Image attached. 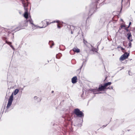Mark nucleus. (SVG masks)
<instances>
[{
    "label": "nucleus",
    "mask_w": 135,
    "mask_h": 135,
    "mask_svg": "<svg viewBox=\"0 0 135 135\" xmlns=\"http://www.w3.org/2000/svg\"><path fill=\"white\" fill-rule=\"evenodd\" d=\"M111 84V82H109L104 84L103 85H101L100 86H99L98 88L99 91H100L102 90H104L105 89H108L109 88H107V87L108 85H110Z\"/></svg>",
    "instance_id": "1"
},
{
    "label": "nucleus",
    "mask_w": 135,
    "mask_h": 135,
    "mask_svg": "<svg viewBox=\"0 0 135 135\" xmlns=\"http://www.w3.org/2000/svg\"><path fill=\"white\" fill-rule=\"evenodd\" d=\"M74 113L77 116L80 117H82L84 115L83 113L78 109H75Z\"/></svg>",
    "instance_id": "2"
},
{
    "label": "nucleus",
    "mask_w": 135,
    "mask_h": 135,
    "mask_svg": "<svg viewBox=\"0 0 135 135\" xmlns=\"http://www.w3.org/2000/svg\"><path fill=\"white\" fill-rule=\"evenodd\" d=\"M13 100V93H12L10 96L7 104V108H9L11 105Z\"/></svg>",
    "instance_id": "3"
},
{
    "label": "nucleus",
    "mask_w": 135,
    "mask_h": 135,
    "mask_svg": "<svg viewBox=\"0 0 135 135\" xmlns=\"http://www.w3.org/2000/svg\"><path fill=\"white\" fill-rule=\"evenodd\" d=\"M13 100V93H12L10 96L7 104V108H9L11 105Z\"/></svg>",
    "instance_id": "4"
},
{
    "label": "nucleus",
    "mask_w": 135,
    "mask_h": 135,
    "mask_svg": "<svg viewBox=\"0 0 135 135\" xmlns=\"http://www.w3.org/2000/svg\"><path fill=\"white\" fill-rule=\"evenodd\" d=\"M129 55V54L127 52L125 53L122 55L120 58L119 60L121 61H122L124 59L127 58Z\"/></svg>",
    "instance_id": "5"
},
{
    "label": "nucleus",
    "mask_w": 135,
    "mask_h": 135,
    "mask_svg": "<svg viewBox=\"0 0 135 135\" xmlns=\"http://www.w3.org/2000/svg\"><path fill=\"white\" fill-rule=\"evenodd\" d=\"M77 78L76 76H74L72 79V82L73 84L77 82Z\"/></svg>",
    "instance_id": "6"
},
{
    "label": "nucleus",
    "mask_w": 135,
    "mask_h": 135,
    "mask_svg": "<svg viewBox=\"0 0 135 135\" xmlns=\"http://www.w3.org/2000/svg\"><path fill=\"white\" fill-rule=\"evenodd\" d=\"M128 39L130 41H132V35L131 33H128Z\"/></svg>",
    "instance_id": "7"
},
{
    "label": "nucleus",
    "mask_w": 135,
    "mask_h": 135,
    "mask_svg": "<svg viewBox=\"0 0 135 135\" xmlns=\"http://www.w3.org/2000/svg\"><path fill=\"white\" fill-rule=\"evenodd\" d=\"M28 13L27 11H26L25 12L24 15V17L26 19H27L28 18Z\"/></svg>",
    "instance_id": "8"
},
{
    "label": "nucleus",
    "mask_w": 135,
    "mask_h": 135,
    "mask_svg": "<svg viewBox=\"0 0 135 135\" xmlns=\"http://www.w3.org/2000/svg\"><path fill=\"white\" fill-rule=\"evenodd\" d=\"M73 50L74 51L77 52H80L79 49L77 48H74Z\"/></svg>",
    "instance_id": "9"
},
{
    "label": "nucleus",
    "mask_w": 135,
    "mask_h": 135,
    "mask_svg": "<svg viewBox=\"0 0 135 135\" xmlns=\"http://www.w3.org/2000/svg\"><path fill=\"white\" fill-rule=\"evenodd\" d=\"M59 20H57L56 21H55L54 22H52L51 23H54V22H57V23H58V24L57 25V27L59 28H60L61 27L59 26V25H60V23H59Z\"/></svg>",
    "instance_id": "10"
},
{
    "label": "nucleus",
    "mask_w": 135,
    "mask_h": 135,
    "mask_svg": "<svg viewBox=\"0 0 135 135\" xmlns=\"http://www.w3.org/2000/svg\"><path fill=\"white\" fill-rule=\"evenodd\" d=\"M19 90L16 89L15 90L14 92V94L15 95H16L19 92Z\"/></svg>",
    "instance_id": "11"
},
{
    "label": "nucleus",
    "mask_w": 135,
    "mask_h": 135,
    "mask_svg": "<svg viewBox=\"0 0 135 135\" xmlns=\"http://www.w3.org/2000/svg\"><path fill=\"white\" fill-rule=\"evenodd\" d=\"M131 41H130L129 43H128V45L130 47H131Z\"/></svg>",
    "instance_id": "12"
},
{
    "label": "nucleus",
    "mask_w": 135,
    "mask_h": 135,
    "mask_svg": "<svg viewBox=\"0 0 135 135\" xmlns=\"http://www.w3.org/2000/svg\"><path fill=\"white\" fill-rule=\"evenodd\" d=\"M7 43L9 45H10V46L11 47H12L13 46H12L11 45V43L10 42H7Z\"/></svg>",
    "instance_id": "13"
},
{
    "label": "nucleus",
    "mask_w": 135,
    "mask_h": 135,
    "mask_svg": "<svg viewBox=\"0 0 135 135\" xmlns=\"http://www.w3.org/2000/svg\"><path fill=\"white\" fill-rule=\"evenodd\" d=\"M47 23V22H45V21H44V22H42V23Z\"/></svg>",
    "instance_id": "14"
},
{
    "label": "nucleus",
    "mask_w": 135,
    "mask_h": 135,
    "mask_svg": "<svg viewBox=\"0 0 135 135\" xmlns=\"http://www.w3.org/2000/svg\"><path fill=\"white\" fill-rule=\"evenodd\" d=\"M131 22H130L129 23V26L128 27H129V26L131 25Z\"/></svg>",
    "instance_id": "15"
},
{
    "label": "nucleus",
    "mask_w": 135,
    "mask_h": 135,
    "mask_svg": "<svg viewBox=\"0 0 135 135\" xmlns=\"http://www.w3.org/2000/svg\"><path fill=\"white\" fill-rule=\"evenodd\" d=\"M46 26V25H45V26H43L42 27H45Z\"/></svg>",
    "instance_id": "16"
},
{
    "label": "nucleus",
    "mask_w": 135,
    "mask_h": 135,
    "mask_svg": "<svg viewBox=\"0 0 135 135\" xmlns=\"http://www.w3.org/2000/svg\"><path fill=\"white\" fill-rule=\"evenodd\" d=\"M121 50H123V49H123V48H122V47H121Z\"/></svg>",
    "instance_id": "17"
},
{
    "label": "nucleus",
    "mask_w": 135,
    "mask_h": 135,
    "mask_svg": "<svg viewBox=\"0 0 135 135\" xmlns=\"http://www.w3.org/2000/svg\"><path fill=\"white\" fill-rule=\"evenodd\" d=\"M53 91H52V93H53Z\"/></svg>",
    "instance_id": "18"
}]
</instances>
